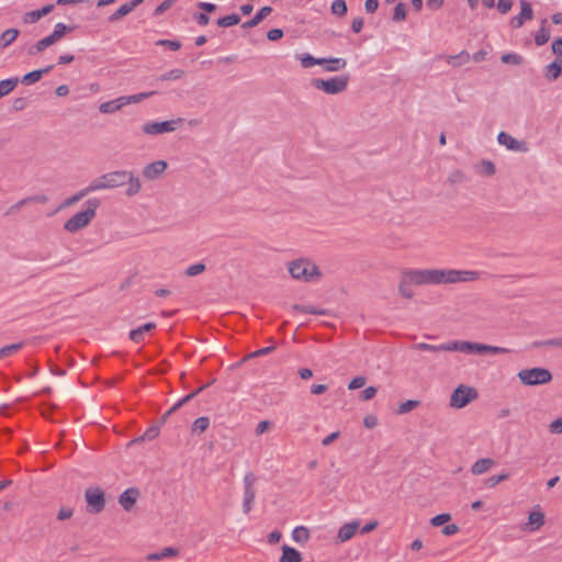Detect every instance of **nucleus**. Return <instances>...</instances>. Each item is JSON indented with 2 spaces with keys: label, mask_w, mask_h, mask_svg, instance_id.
<instances>
[{
  "label": "nucleus",
  "mask_w": 562,
  "mask_h": 562,
  "mask_svg": "<svg viewBox=\"0 0 562 562\" xmlns=\"http://www.w3.org/2000/svg\"><path fill=\"white\" fill-rule=\"evenodd\" d=\"M408 281L415 285L449 284L471 282L479 279V272L454 269H417L407 270Z\"/></svg>",
  "instance_id": "1"
},
{
  "label": "nucleus",
  "mask_w": 562,
  "mask_h": 562,
  "mask_svg": "<svg viewBox=\"0 0 562 562\" xmlns=\"http://www.w3.org/2000/svg\"><path fill=\"white\" fill-rule=\"evenodd\" d=\"M446 351H459L463 353H508L510 350L505 347L490 346L480 342H471L463 340L450 341L447 344Z\"/></svg>",
  "instance_id": "2"
},
{
  "label": "nucleus",
  "mask_w": 562,
  "mask_h": 562,
  "mask_svg": "<svg viewBox=\"0 0 562 562\" xmlns=\"http://www.w3.org/2000/svg\"><path fill=\"white\" fill-rule=\"evenodd\" d=\"M87 210L81 211L72 215L69 220L64 224V228L69 233H76L86 226L94 218L95 210L99 205L97 200L87 201Z\"/></svg>",
  "instance_id": "3"
},
{
  "label": "nucleus",
  "mask_w": 562,
  "mask_h": 562,
  "mask_svg": "<svg viewBox=\"0 0 562 562\" xmlns=\"http://www.w3.org/2000/svg\"><path fill=\"white\" fill-rule=\"evenodd\" d=\"M517 376L525 386H537L552 381V373L548 369L540 367L522 369L517 373Z\"/></svg>",
  "instance_id": "4"
},
{
  "label": "nucleus",
  "mask_w": 562,
  "mask_h": 562,
  "mask_svg": "<svg viewBox=\"0 0 562 562\" xmlns=\"http://www.w3.org/2000/svg\"><path fill=\"white\" fill-rule=\"evenodd\" d=\"M125 172L126 170H115L104 173L90 182V190L94 192L122 187L125 184Z\"/></svg>",
  "instance_id": "5"
},
{
  "label": "nucleus",
  "mask_w": 562,
  "mask_h": 562,
  "mask_svg": "<svg viewBox=\"0 0 562 562\" xmlns=\"http://www.w3.org/2000/svg\"><path fill=\"white\" fill-rule=\"evenodd\" d=\"M289 272L292 278L297 280L310 281L313 278H318L321 272L317 266L307 259H297L289 263Z\"/></svg>",
  "instance_id": "6"
},
{
  "label": "nucleus",
  "mask_w": 562,
  "mask_h": 562,
  "mask_svg": "<svg viewBox=\"0 0 562 562\" xmlns=\"http://www.w3.org/2000/svg\"><path fill=\"white\" fill-rule=\"evenodd\" d=\"M350 81L349 75H341L330 79H314L313 86L327 94H338L344 92Z\"/></svg>",
  "instance_id": "7"
},
{
  "label": "nucleus",
  "mask_w": 562,
  "mask_h": 562,
  "mask_svg": "<svg viewBox=\"0 0 562 562\" xmlns=\"http://www.w3.org/2000/svg\"><path fill=\"white\" fill-rule=\"evenodd\" d=\"M477 396L479 393L475 387L460 384L451 393L449 405L452 408L460 409L475 401Z\"/></svg>",
  "instance_id": "8"
},
{
  "label": "nucleus",
  "mask_w": 562,
  "mask_h": 562,
  "mask_svg": "<svg viewBox=\"0 0 562 562\" xmlns=\"http://www.w3.org/2000/svg\"><path fill=\"white\" fill-rule=\"evenodd\" d=\"M87 512L99 514L105 507V493L100 486H90L85 491Z\"/></svg>",
  "instance_id": "9"
},
{
  "label": "nucleus",
  "mask_w": 562,
  "mask_h": 562,
  "mask_svg": "<svg viewBox=\"0 0 562 562\" xmlns=\"http://www.w3.org/2000/svg\"><path fill=\"white\" fill-rule=\"evenodd\" d=\"M183 119L164 121V122H148L142 126V131L146 135H159L170 133L181 126Z\"/></svg>",
  "instance_id": "10"
},
{
  "label": "nucleus",
  "mask_w": 562,
  "mask_h": 562,
  "mask_svg": "<svg viewBox=\"0 0 562 562\" xmlns=\"http://www.w3.org/2000/svg\"><path fill=\"white\" fill-rule=\"evenodd\" d=\"M167 168H168L167 161L156 160L154 162L146 165L143 168L142 173H143L144 178L153 181V180L158 179L160 176H162L165 173V171L167 170Z\"/></svg>",
  "instance_id": "11"
},
{
  "label": "nucleus",
  "mask_w": 562,
  "mask_h": 562,
  "mask_svg": "<svg viewBox=\"0 0 562 562\" xmlns=\"http://www.w3.org/2000/svg\"><path fill=\"white\" fill-rule=\"evenodd\" d=\"M47 201H48V198L44 194L27 196V198H24V199L18 201L16 203L12 204L10 207H8L4 215H7V216L13 215L16 212H19L21 207H23L24 205H27L30 203L44 204Z\"/></svg>",
  "instance_id": "12"
},
{
  "label": "nucleus",
  "mask_w": 562,
  "mask_h": 562,
  "mask_svg": "<svg viewBox=\"0 0 562 562\" xmlns=\"http://www.w3.org/2000/svg\"><path fill=\"white\" fill-rule=\"evenodd\" d=\"M360 522L359 521H350L347 524H344L337 532V541L342 543L348 540H350L359 529Z\"/></svg>",
  "instance_id": "13"
},
{
  "label": "nucleus",
  "mask_w": 562,
  "mask_h": 562,
  "mask_svg": "<svg viewBox=\"0 0 562 562\" xmlns=\"http://www.w3.org/2000/svg\"><path fill=\"white\" fill-rule=\"evenodd\" d=\"M497 139H498L499 144L504 145L505 147H507L510 150H516V151H525L526 150L524 142L517 140L512 135H509L505 132H501L497 136Z\"/></svg>",
  "instance_id": "14"
},
{
  "label": "nucleus",
  "mask_w": 562,
  "mask_h": 562,
  "mask_svg": "<svg viewBox=\"0 0 562 562\" xmlns=\"http://www.w3.org/2000/svg\"><path fill=\"white\" fill-rule=\"evenodd\" d=\"M138 496L139 492L137 488H128L120 495L119 503L126 512H128L135 505Z\"/></svg>",
  "instance_id": "15"
},
{
  "label": "nucleus",
  "mask_w": 562,
  "mask_h": 562,
  "mask_svg": "<svg viewBox=\"0 0 562 562\" xmlns=\"http://www.w3.org/2000/svg\"><path fill=\"white\" fill-rule=\"evenodd\" d=\"M125 184H127V189L125 194L127 196H134L138 194L142 190V182L137 176H135L132 171L125 172Z\"/></svg>",
  "instance_id": "16"
},
{
  "label": "nucleus",
  "mask_w": 562,
  "mask_h": 562,
  "mask_svg": "<svg viewBox=\"0 0 562 562\" xmlns=\"http://www.w3.org/2000/svg\"><path fill=\"white\" fill-rule=\"evenodd\" d=\"M495 465V460L492 458H482L475 461L471 467L473 475H481L488 472Z\"/></svg>",
  "instance_id": "17"
},
{
  "label": "nucleus",
  "mask_w": 562,
  "mask_h": 562,
  "mask_svg": "<svg viewBox=\"0 0 562 562\" xmlns=\"http://www.w3.org/2000/svg\"><path fill=\"white\" fill-rule=\"evenodd\" d=\"M550 37H551V33H550V29H549V25H548V20L547 19H542L540 21V27H539V30L537 31V33L535 35V43H536L537 46H542L546 43H548Z\"/></svg>",
  "instance_id": "18"
},
{
  "label": "nucleus",
  "mask_w": 562,
  "mask_h": 562,
  "mask_svg": "<svg viewBox=\"0 0 562 562\" xmlns=\"http://www.w3.org/2000/svg\"><path fill=\"white\" fill-rule=\"evenodd\" d=\"M544 524V514L540 510H533L528 516V522L526 525V530L536 531L541 528Z\"/></svg>",
  "instance_id": "19"
},
{
  "label": "nucleus",
  "mask_w": 562,
  "mask_h": 562,
  "mask_svg": "<svg viewBox=\"0 0 562 562\" xmlns=\"http://www.w3.org/2000/svg\"><path fill=\"white\" fill-rule=\"evenodd\" d=\"M279 562H302V554L294 548L283 544Z\"/></svg>",
  "instance_id": "20"
},
{
  "label": "nucleus",
  "mask_w": 562,
  "mask_h": 562,
  "mask_svg": "<svg viewBox=\"0 0 562 562\" xmlns=\"http://www.w3.org/2000/svg\"><path fill=\"white\" fill-rule=\"evenodd\" d=\"M441 58L446 59L447 64L457 68V67H461V66L468 64L471 59V56L468 52L462 50L461 53H459L457 55H447V56H442Z\"/></svg>",
  "instance_id": "21"
},
{
  "label": "nucleus",
  "mask_w": 562,
  "mask_h": 562,
  "mask_svg": "<svg viewBox=\"0 0 562 562\" xmlns=\"http://www.w3.org/2000/svg\"><path fill=\"white\" fill-rule=\"evenodd\" d=\"M20 34V31L15 27L8 29L0 34V49L8 48L15 42Z\"/></svg>",
  "instance_id": "22"
},
{
  "label": "nucleus",
  "mask_w": 562,
  "mask_h": 562,
  "mask_svg": "<svg viewBox=\"0 0 562 562\" xmlns=\"http://www.w3.org/2000/svg\"><path fill=\"white\" fill-rule=\"evenodd\" d=\"M412 285H415L413 282L408 281V273L406 271L403 272L401 282L398 284V293L402 297L411 300L414 296V292L412 290Z\"/></svg>",
  "instance_id": "23"
},
{
  "label": "nucleus",
  "mask_w": 562,
  "mask_h": 562,
  "mask_svg": "<svg viewBox=\"0 0 562 562\" xmlns=\"http://www.w3.org/2000/svg\"><path fill=\"white\" fill-rule=\"evenodd\" d=\"M57 41L53 37L52 34L40 40L33 46L29 48V55H37L38 53L45 50L47 47L54 45Z\"/></svg>",
  "instance_id": "24"
},
{
  "label": "nucleus",
  "mask_w": 562,
  "mask_h": 562,
  "mask_svg": "<svg viewBox=\"0 0 562 562\" xmlns=\"http://www.w3.org/2000/svg\"><path fill=\"white\" fill-rule=\"evenodd\" d=\"M272 9L270 7H262L250 20L243 23L244 29H251L257 26L263 19H266Z\"/></svg>",
  "instance_id": "25"
},
{
  "label": "nucleus",
  "mask_w": 562,
  "mask_h": 562,
  "mask_svg": "<svg viewBox=\"0 0 562 562\" xmlns=\"http://www.w3.org/2000/svg\"><path fill=\"white\" fill-rule=\"evenodd\" d=\"M53 68V66H47L46 68H43V69H37V70H33L31 72H27L25 74L22 79H21V82L23 85H32V83H35L37 81H40L43 77V75L47 74L50 71V69Z\"/></svg>",
  "instance_id": "26"
},
{
  "label": "nucleus",
  "mask_w": 562,
  "mask_h": 562,
  "mask_svg": "<svg viewBox=\"0 0 562 562\" xmlns=\"http://www.w3.org/2000/svg\"><path fill=\"white\" fill-rule=\"evenodd\" d=\"M562 71V59L557 58L550 65L544 68V76L548 80H557Z\"/></svg>",
  "instance_id": "27"
},
{
  "label": "nucleus",
  "mask_w": 562,
  "mask_h": 562,
  "mask_svg": "<svg viewBox=\"0 0 562 562\" xmlns=\"http://www.w3.org/2000/svg\"><path fill=\"white\" fill-rule=\"evenodd\" d=\"M123 101L122 98H117L115 100L106 101L100 104L99 111L102 114H111L114 112L120 111L123 108Z\"/></svg>",
  "instance_id": "28"
},
{
  "label": "nucleus",
  "mask_w": 562,
  "mask_h": 562,
  "mask_svg": "<svg viewBox=\"0 0 562 562\" xmlns=\"http://www.w3.org/2000/svg\"><path fill=\"white\" fill-rule=\"evenodd\" d=\"M134 10L131 2H126L122 4L116 11H114L111 15H109L108 21L110 23H114L123 19L125 15L130 14Z\"/></svg>",
  "instance_id": "29"
},
{
  "label": "nucleus",
  "mask_w": 562,
  "mask_h": 562,
  "mask_svg": "<svg viewBox=\"0 0 562 562\" xmlns=\"http://www.w3.org/2000/svg\"><path fill=\"white\" fill-rule=\"evenodd\" d=\"M178 553H179L178 549H175V548H171V547H167V548H164L159 552H155V553L148 554L147 555V560H149V561H159V560H162V559H166V558L177 557Z\"/></svg>",
  "instance_id": "30"
},
{
  "label": "nucleus",
  "mask_w": 562,
  "mask_h": 562,
  "mask_svg": "<svg viewBox=\"0 0 562 562\" xmlns=\"http://www.w3.org/2000/svg\"><path fill=\"white\" fill-rule=\"evenodd\" d=\"M207 386L206 385H203L201 386L200 389H198L196 391H194L193 393H190L188 394L187 396H184L182 400H180L177 404H175L169 411H167L162 417H161V422L165 423L167 420V418L175 412L177 411L180 406H182L184 403L189 402L190 400H192L200 391H202L203 389H205Z\"/></svg>",
  "instance_id": "31"
},
{
  "label": "nucleus",
  "mask_w": 562,
  "mask_h": 562,
  "mask_svg": "<svg viewBox=\"0 0 562 562\" xmlns=\"http://www.w3.org/2000/svg\"><path fill=\"white\" fill-rule=\"evenodd\" d=\"M310 537V530L305 526H297L292 531V538L297 543H306Z\"/></svg>",
  "instance_id": "32"
},
{
  "label": "nucleus",
  "mask_w": 562,
  "mask_h": 562,
  "mask_svg": "<svg viewBox=\"0 0 562 562\" xmlns=\"http://www.w3.org/2000/svg\"><path fill=\"white\" fill-rule=\"evenodd\" d=\"M325 70L328 72H335L344 69L347 65V61L342 58H326Z\"/></svg>",
  "instance_id": "33"
},
{
  "label": "nucleus",
  "mask_w": 562,
  "mask_h": 562,
  "mask_svg": "<svg viewBox=\"0 0 562 562\" xmlns=\"http://www.w3.org/2000/svg\"><path fill=\"white\" fill-rule=\"evenodd\" d=\"M297 58L300 59L303 68H311L315 65H323L326 61V58H315L310 54L299 55Z\"/></svg>",
  "instance_id": "34"
},
{
  "label": "nucleus",
  "mask_w": 562,
  "mask_h": 562,
  "mask_svg": "<svg viewBox=\"0 0 562 562\" xmlns=\"http://www.w3.org/2000/svg\"><path fill=\"white\" fill-rule=\"evenodd\" d=\"M90 192H92V190H90V184H89L87 188H85V189H82V190L78 191L76 194H74V195H71V196H69V198H67V199L63 202V204H61V206H60V207H67V206H70V205H72V204H75V203L79 202L81 199H83V198H85L86 195H88Z\"/></svg>",
  "instance_id": "35"
},
{
  "label": "nucleus",
  "mask_w": 562,
  "mask_h": 562,
  "mask_svg": "<svg viewBox=\"0 0 562 562\" xmlns=\"http://www.w3.org/2000/svg\"><path fill=\"white\" fill-rule=\"evenodd\" d=\"M159 435V427L157 426H153V427H149L144 435H142L140 437H137L135 439H133L130 445H133V443H139V442H143L145 440H153L155 439L156 437H158Z\"/></svg>",
  "instance_id": "36"
},
{
  "label": "nucleus",
  "mask_w": 562,
  "mask_h": 562,
  "mask_svg": "<svg viewBox=\"0 0 562 562\" xmlns=\"http://www.w3.org/2000/svg\"><path fill=\"white\" fill-rule=\"evenodd\" d=\"M520 12L519 15L525 22L533 19V10L531 3L527 0H519Z\"/></svg>",
  "instance_id": "37"
},
{
  "label": "nucleus",
  "mask_w": 562,
  "mask_h": 562,
  "mask_svg": "<svg viewBox=\"0 0 562 562\" xmlns=\"http://www.w3.org/2000/svg\"><path fill=\"white\" fill-rule=\"evenodd\" d=\"M240 22V16L236 13L220 18L216 20V24L220 27H229Z\"/></svg>",
  "instance_id": "38"
},
{
  "label": "nucleus",
  "mask_w": 562,
  "mask_h": 562,
  "mask_svg": "<svg viewBox=\"0 0 562 562\" xmlns=\"http://www.w3.org/2000/svg\"><path fill=\"white\" fill-rule=\"evenodd\" d=\"M18 78H10L0 81V98L9 94L18 85Z\"/></svg>",
  "instance_id": "39"
},
{
  "label": "nucleus",
  "mask_w": 562,
  "mask_h": 562,
  "mask_svg": "<svg viewBox=\"0 0 562 562\" xmlns=\"http://www.w3.org/2000/svg\"><path fill=\"white\" fill-rule=\"evenodd\" d=\"M75 30V26L66 25L64 23H57L52 33L53 37L58 42L60 41L67 33H70Z\"/></svg>",
  "instance_id": "40"
},
{
  "label": "nucleus",
  "mask_w": 562,
  "mask_h": 562,
  "mask_svg": "<svg viewBox=\"0 0 562 562\" xmlns=\"http://www.w3.org/2000/svg\"><path fill=\"white\" fill-rule=\"evenodd\" d=\"M292 310H294L296 312L314 314V315H327L328 314V311L315 308L311 305L294 304V305H292Z\"/></svg>",
  "instance_id": "41"
},
{
  "label": "nucleus",
  "mask_w": 562,
  "mask_h": 562,
  "mask_svg": "<svg viewBox=\"0 0 562 562\" xmlns=\"http://www.w3.org/2000/svg\"><path fill=\"white\" fill-rule=\"evenodd\" d=\"M412 348L414 350H424V351H429V352H439V351H446L447 344L435 346V345H429V344H425V342H419V344L413 345Z\"/></svg>",
  "instance_id": "42"
},
{
  "label": "nucleus",
  "mask_w": 562,
  "mask_h": 562,
  "mask_svg": "<svg viewBox=\"0 0 562 562\" xmlns=\"http://www.w3.org/2000/svg\"><path fill=\"white\" fill-rule=\"evenodd\" d=\"M210 426V419L207 417H199L194 420L192 424L191 430L192 432L202 434Z\"/></svg>",
  "instance_id": "43"
},
{
  "label": "nucleus",
  "mask_w": 562,
  "mask_h": 562,
  "mask_svg": "<svg viewBox=\"0 0 562 562\" xmlns=\"http://www.w3.org/2000/svg\"><path fill=\"white\" fill-rule=\"evenodd\" d=\"M256 498V492L245 491L243 499V512L249 514L252 510V505Z\"/></svg>",
  "instance_id": "44"
},
{
  "label": "nucleus",
  "mask_w": 562,
  "mask_h": 562,
  "mask_svg": "<svg viewBox=\"0 0 562 562\" xmlns=\"http://www.w3.org/2000/svg\"><path fill=\"white\" fill-rule=\"evenodd\" d=\"M154 93H155L154 91L142 92V93H138V94L121 97V98H122V101H123V105L125 106V105L131 104V103H138V102L143 101L144 99L153 95Z\"/></svg>",
  "instance_id": "45"
},
{
  "label": "nucleus",
  "mask_w": 562,
  "mask_h": 562,
  "mask_svg": "<svg viewBox=\"0 0 562 562\" xmlns=\"http://www.w3.org/2000/svg\"><path fill=\"white\" fill-rule=\"evenodd\" d=\"M330 11L337 16H344L347 13V4L345 0H335L330 5Z\"/></svg>",
  "instance_id": "46"
},
{
  "label": "nucleus",
  "mask_w": 562,
  "mask_h": 562,
  "mask_svg": "<svg viewBox=\"0 0 562 562\" xmlns=\"http://www.w3.org/2000/svg\"><path fill=\"white\" fill-rule=\"evenodd\" d=\"M420 402L417 400H407L403 403H401L397 407L398 414H407L411 411L417 408L419 406Z\"/></svg>",
  "instance_id": "47"
},
{
  "label": "nucleus",
  "mask_w": 562,
  "mask_h": 562,
  "mask_svg": "<svg viewBox=\"0 0 562 562\" xmlns=\"http://www.w3.org/2000/svg\"><path fill=\"white\" fill-rule=\"evenodd\" d=\"M501 60L504 64H510V65H521L524 61L522 57L515 53L504 54L501 57Z\"/></svg>",
  "instance_id": "48"
},
{
  "label": "nucleus",
  "mask_w": 562,
  "mask_h": 562,
  "mask_svg": "<svg viewBox=\"0 0 562 562\" xmlns=\"http://www.w3.org/2000/svg\"><path fill=\"white\" fill-rule=\"evenodd\" d=\"M479 171L485 176H493L496 171L495 165L490 160H483L479 165Z\"/></svg>",
  "instance_id": "49"
},
{
  "label": "nucleus",
  "mask_w": 562,
  "mask_h": 562,
  "mask_svg": "<svg viewBox=\"0 0 562 562\" xmlns=\"http://www.w3.org/2000/svg\"><path fill=\"white\" fill-rule=\"evenodd\" d=\"M406 5L403 2H398L395 5L394 13H393V21L400 22L405 20L406 18Z\"/></svg>",
  "instance_id": "50"
},
{
  "label": "nucleus",
  "mask_w": 562,
  "mask_h": 562,
  "mask_svg": "<svg viewBox=\"0 0 562 562\" xmlns=\"http://www.w3.org/2000/svg\"><path fill=\"white\" fill-rule=\"evenodd\" d=\"M40 19H42V15L38 10L25 12L22 16V21L25 24L36 23Z\"/></svg>",
  "instance_id": "51"
},
{
  "label": "nucleus",
  "mask_w": 562,
  "mask_h": 562,
  "mask_svg": "<svg viewBox=\"0 0 562 562\" xmlns=\"http://www.w3.org/2000/svg\"><path fill=\"white\" fill-rule=\"evenodd\" d=\"M22 348V344H12L5 347L0 348V359L11 356L12 353L19 351Z\"/></svg>",
  "instance_id": "52"
},
{
  "label": "nucleus",
  "mask_w": 562,
  "mask_h": 562,
  "mask_svg": "<svg viewBox=\"0 0 562 562\" xmlns=\"http://www.w3.org/2000/svg\"><path fill=\"white\" fill-rule=\"evenodd\" d=\"M451 520V515L449 513L439 514L430 519V525L434 527H439L445 525L446 522Z\"/></svg>",
  "instance_id": "53"
},
{
  "label": "nucleus",
  "mask_w": 562,
  "mask_h": 562,
  "mask_svg": "<svg viewBox=\"0 0 562 562\" xmlns=\"http://www.w3.org/2000/svg\"><path fill=\"white\" fill-rule=\"evenodd\" d=\"M514 4V0H498L496 8L501 14H507Z\"/></svg>",
  "instance_id": "54"
},
{
  "label": "nucleus",
  "mask_w": 562,
  "mask_h": 562,
  "mask_svg": "<svg viewBox=\"0 0 562 562\" xmlns=\"http://www.w3.org/2000/svg\"><path fill=\"white\" fill-rule=\"evenodd\" d=\"M205 271V265L204 263H195V265H192L190 266L187 270H186V276L187 277H195L202 272Z\"/></svg>",
  "instance_id": "55"
},
{
  "label": "nucleus",
  "mask_w": 562,
  "mask_h": 562,
  "mask_svg": "<svg viewBox=\"0 0 562 562\" xmlns=\"http://www.w3.org/2000/svg\"><path fill=\"white\" fill-rule=\"evenodd\" d=\"M507 479H508V474L502 473L499 475H493V476L488 477L485 483L488 487H494Z\"/></svg>",
  "instance_id": "56"
},
{
  "label": "nucleus",
  "mask_w": 562,
  "mask_h": 562,
  "mask_svg": "<svg viewBox=\"0 0 562 562\" xmlns=\"http://www.w3.org/2000/svg\"><path fill=\"white\" fill-rule=\"evenodd\" d=\"M366 382H367L366 376H363V375L356 376L349 382L348 389L349 390L360 389L366 384Z\"/></svg>",
  "instance_id": "57"
},
{
  "label": "nucleus",
  "mask_w": 562,
  "mask_h": 562,
  "mask_svg": "<svg viewBox=\"0 0 562 562\" xmlns=\"http://www.w3.org/2000/svg\"><path fill=\"white\" fill-rule=\"evenodd\" d=\"M183 70L181 69H172L166 74H164L160 79L161 80H176L180 79L183 76Z\"/></svg>",
  "instance_id": "58"
},
{
  "label": "nucleus",
  "mask_w": 562,
  "mask_h": 562,
  "mask_svg": "<svg viewBox=\"0 0 562 562\" xmlns=\"http://www.w3.org/2000/svg\"><path fill=\"white\" fill-rule=\"evenodd\" d=\"M175 3V0H165L162 1L155 10L154 15H160L165 11L169 10Z\"/></svg>",
  "instance_id": "59"
},
{
  "label": "nucleus",
  "mask_w": 562,
  "mask_h": 562,
  "mask_svg": "<svg viewBox=\"0 0 562 562\" xmlns=\"http://www.w3.org/2000/svg\"><path fill=\"white\" fill-rule=\"evenodd\" d=\"M255 482H256V476L252 473L246 474L244 477L245 491L256 492L255 486H254Z\"/></svg>",
  "instance_id": "60"
},
{
  "label": "nucleus",
  "mask_w": 562,
  "mask_h": 562,
  "mask_svg": "<svg viewBox=\"0 0 562 562\" xmlns=\"http://www.w3.org/2000/svg\"><path fill=\"white\" fill-rule=\"evenodd\" d=\"M29 101L24 97H19L13 100L12 108L14 111H22L26 108Z\"/></svg>",
  "instance_id": "61"
},
{
  "label": "nucleus",
  "mask_w": 562,
  "mask_h": 562,
  "mask_svg": "<svg viewBox=\"0 0 562 562\" xmlns=\"http://www.w3.org/2000/svg\"><path fill=\"white\" fill-rule=\"evenodd\" d=\"M376 392H378L376 387H374V386H368V387H366V389L362 391V393H361V400H362V401H370V400H372V398L375 396Z\"/></svg>",
  "instance_id": "62"
},
{
  "label": "nucleus",
  "mask_w": 562,
  "mask_h": 562,
  "mask_svg": "<svg viewBox=\"0 0 562 562\" xmlns=\"http://www.w3.org/2000/svg\"><path fill=\"white\" fill-rule=\"evenodd\" d=\"M549 430L552 434H562V417L550 423Z\"/></svg>",
  "instance_id": "63"
},
{
  "label": "nucleus",
  "mask_w": 562,
  "mask_h": 562,
  "mask_svg": "<svg viewBox=\"0 0 562 562\" xmlns=\"http://www.w3.org/2000/svg\"><path fill=\"white\" fill-rule=\"evenodd\" d=\"M552 53L559 57L562 56V37H558L551 45Z\"/></svg>",
  "instance_id": "64"
}]
</instances>
